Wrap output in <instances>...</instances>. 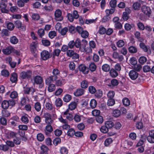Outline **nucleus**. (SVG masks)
Masks as SVG:
<instances>
[{
  "instance_id": "nucleus-1",
  "label": "nucleus",
  "mask_w": 154,
  "mask_h": 154,
  "mask_svg": "<svg viewBox=\"0 0 154 154\" xmlns=\"http://www.w3.org/2000/svg\"><path fill=\"white\" fill-rule=\"evenodd\" d=\"M82 42L84 43L81 44L80 40L79 38H77L75 42V46L76 48H79L81 52H84L85 51V48L88 44V42L85 39L83 40Z\"/></svg>"
},
{
  "instance_id": "nucleus-2",
  "label": "nucleus",
  "mask_w": 154,
  "mask_h": 154,
  "mask_svg": "<svg viewBox=\"0 0 154 154\" xmlns=\"http://www.w3.org/2000/svg\"><path fill=\"white\" fill-rule=\"evenodd\" d=\"M67 16L69 21L70 22H72L74 19H77L79 17V15L78 12L76 11L75 10L73 12L72 14L68 13L67 14Z\"/></svg>"
},
{
  "instance_id": "nucleus-3",
  "label": "nucleus",
  "mask_w": 154,
  "mask_h": 154,
  "mask_svg": "<svg viewBox=\"0 0 154 154\" xmlns=\"http://www.w3.org/2000/svg\"><path fill=\"white\" fill-rule=\"evenodd\" d=\"M105 82L107 85L110 87L116 86L119 84L118 81L115 79H112L110 81V82H109L110 80L108 79H106Z\"/></svg>"
},
{
  "instance_id": "nucleus-4",
  "label": "nucleus",
  "mask_w": 154,
  "mask_h": 154,
  "mask_svg": "<svg viewBox=\"0 0 154 154\" xmlns=\"http://www.w3.org/2000/svg\"><path fill=\"white\" fill-rule=\"evenodd\" d=\"M41 58L44 60H47L51 57L49 53L46 50L43 51L41 52Z\"/></svg>"
},
{
  "instance_id": "nucleus-5",
  "label": "nucleus",
  "mask_w": 154,
  "mask_h": 154,
  "mask_svg": "<svg viewBox=\"0 0 154 154\" xmlns=\"http://www.w3.org/2000/svg\"><path fill=\"white\" fill-rule=\"evenodd\" d=\"M140 48L144 52L148 54H150L151 51L150 47L148 46H146L143 42H140L139 44Z\"/></svg>"
},
{
  "instance_id": "nucleus-6",
  "label": "nucleus",
  "mask_w": 154,
  "mask_h": 154,
  "mask_svg": "<svg viewBox=\"0 0 154 154\" xmlns=\"http://www.w3.org/2000/svg\"><path fill=\"white\" fill-rule=\"evenodd\" d=\"M141 10L145 15L149 17L152 13L150 8L146 6L143 5L142 7Z\"/></svg>"
},
{
  "instance_id": "nucleus-7",
  "label": "nucleus",
  "mask_w": 154,
  "mask_h": 154,
  "mask_svg": "<svg viewBox=\"0 0 154 154\" xmlns=\"http://www.w3.org/2000/svg\"><path fill=\"white\" fill-rule=\"evenodd\" d=\"M55 19L57 21H61L62 20L63 18L62 16V12L60 10L57 9L56 11L54 13Z\"/></svg>"
},
{
  "instance_id": "nucleus-8",
  "label": "nucleus",
  "mask_w": 154,
  "mask_h": 154,
  "mask_svg": "<svg viewBox=\"0 0 154 154\" xmlns=\"http://www.w3.org/2000/svg\"><path fill=\"white\" fill-rule=\"evenodd\" d=\"M32 75V72L29 71L26 72H22L20 73V77L23 79L30 78Z\"/></svg>"
},
{
  "instance_id": "nucleus-9",
  "label": "nucleus",
  "mask_w": 154,
  "mask_h": 154,
  "mask_svg": "<svg viewBox=\"0 0 154 154\" xmlns=\"http://www.w3.org/2000/svg\"><path fill=\"white\" fill-rule=\"evenodd\" d=\"M129 75L132 80H135L138 77V73L137 72L132 70L129 72Z\"/></svg>"
},
{
  "instance_id": "nucleus-10",
  "label": "nucleus",
  "mask_w": 154,
  "mask_h": 154,
  "mask_svg": "<svg viewBox=\"0 0 154 154\" xmlns=\"http://www.w3.org/2000/svg\"><path fill=\"white\" fill-rule=\"evenodd\" d=\"M59 120L61 122L64 123L65 124L62 126V128L64 129L67 130L70 128V125L67 124L68 123V121L66 120L63 119L62 117L61 116L60 118H58Z\"/></svg>"
},
{
  "instance_id": "nucleus-11",
  "label": "nucleus",
  "mask_w": 154,
  "mask_h": 154,
  "mask_svg": "<svg viewBox=\"0 0 154 154\" xmlns=\"http://www.w3.org/2000/svg\"><path fill=\"white\" fill-rule=\"evenodd\" d=\"M7 5L4 2H2L0 3V8L2 13H8L9 11L6 8Z\"/></svg>"
},
{
  "instance_id": "nucleus-12",
  "label": "nucleus",
  "mask_w": 154,
  "mask_h": 154,
  "mask_svg": "<svg viewBox=\"0 0 154 154\" xmlns=\"http://www.w3.org/2000/svg\"><path fill=\"white\" fill-rule=\"evenodd\" d=\"M13 50V48L10 46L3 49L2 50V52L5 54L9 55L11 53Z\"/></svg>"
},
{
  "instance_id": "nucleus-13",
  "label": "nucleus",
  "mask_w": 154,
  "mask_h": 154,
  "mask_svg": "<svg viewBox=\"0 0 154 154\" xmlns=\"http://www.w3.org/2000/svg\"><path fill=\"white\" fill-rule=\"evenodd\" d=\"M53 128L50 125H47L45 128V132L46 135L48 136L53 131Z\"/></svg>"
},
{
  "instance_id": "nucleus-14",
  "label": "nucleus",
  "mask_w": 154,
  "mask_h": 154,
  "mask_svg": "<svg viewBox=\"0 0 154 154\" xmlns=\"http://www.w3.org/2000/svg\"><path fill=\"white\" fill-rule=\"evenodd\" d=\"M79 70L84 74H87L88 73V69L85 65L81 64L79 67Z\"/></svg>"
},
{
  "instance_id": "nucleus-15",
  "label": "nucleus",
  "mask_w": 154,
  "mask_h": 154,
  "mask_svg": "<svg viewBox=\"0 0 154 154\" xmlns=\"http://www.w3.org/2000/svg\"><path fill=\"white\" fill-rule=\"evenodd\" d=\"M33 79L34 82L37 84H41L42 82V79L39 75L34 76Z\"/></svg>"
},
{
  "instance_id": "nucleus-16",
  "label": "nucleus",
  "mask_w": 154,
  "mask_h": 154,
  "mask_svg": "<svg viewBox=\"0 0 154 154\" xmlns=\"http://www.w3.org/2000/svg\"><path fill=\"white\" fill-rule=\"evenodd\" d=\"M38 44L37 41L33 42L30 45V48L32 52H34L36 50V47Z\"/></svg>"
},
{
  "instance_id": "nucleus-17",
  "label": "nucleus",
  "mask_w": 154,
  "mask_h": 154,
  "mask_svg": "<svg viewBox=\"0 0 154 154\" xmlns=\"http://www.w3.org/2000/svg\"><path fill=\"white\" fill-rule=\"evenodd\" d=\"M85 92V90L82 88H79L74 92V94L76 96H79L83 94Z\"/></svg>"
},
{
  "instance_id": "nucleus-18",
  "label": "nucleus",
  "mask_w": 154,
  "mask_h": 154,
  "mask_svg": "<svg viewBox=\"0 0 154 154\" xmlns=\"http://www.w3.org/2000/svg\"><path fill=\"white\" fill-rule=\"evenodd\" d=\"M28 116L26 114L22 115L21 118V120L22 122L25 124H27L29 122V119L28 118Z\"/></svg>"
},
{
  "instance_id": "nucleus-19",
  "label": "nucleus",
  "mask_w": 154,
  "mask_h": 154,
  "mask_svg": "<svg viewBox=\"0 0 154 154\" xmlns=\"http://www.w3.org/2000/svg\"><path fill=\"white\" fill-rule=\"evenodd\" d=\"M56 77L51 76L45 80L46 84L48 85H50V84L52 82L55 81Z\"/></svg>"
},
{
  "instance_id": "nucleus-20",
  "label": "nucleus",
  "mask_w": 154,
  "mask_h": 154,
  "mask_svg": "<svg viewBox=\"0 0 154 154\" xmlns=\"http://www.w3.org/2000/svg\"><path fill=\"white\" fill-rule=\"evenodd\" d=\"M15 25L17 28H20L22 29H25V26H22L21 22L19 20H17L15 22Z\"/></svg>"
},
{
  "instance_id": "nucleus-21",
  "label": "nucleus",
  "mask_w": 154,
  "mask_h": 154,
  "mask_svg": "<svg viewBox=\"0 0 154 154\" xmlns=\"http://www.w3.org/2000/svg\"><path fill=\"white\" fill-rule=\"evenodd\" d=\"M10 80L12 83L16 82L17 80V74L15 73H13L11 75Z\"/></svg>"
},
{
  "instance_id": "nucleus-22",
  "label": "nucleus",
  "mask_w": 154,
  "mask_h": 154,
  "mask_svg": "<svg viewBox=\"0 0 154 154\" xmlns=\"http://www.w3.org/2000/svg\"><path fill=\"white\" fill-rule=\"evenodd\" d=\"M141 7V4L140 3L135 2L132 5L133 8L135 10H138Z\"/></svg>"
},
{
  "instance_id": "nucleus-23",
  "label": "nucleus",
  "mask_w": 154,
  "mask_h": 154,
  "mask_svg": "<svg viewBox=\"0 0 154 154\" xmlns=\"http://www.w3.org/2000/svg\"><path fill=\"white\" fill-rule=\"evenodd\" d=\"M41 149L42 151L41 154H48L47 152L48 150V148L45 145H42L41 147Z\"/></svg>"
},
{
  "instance_id": "nucleus-24",
  "label": "nucleus",
  "mask_w": 154,
  "mask_h": 154,
  "mask_svg": "<svg viewBox=\"0 0 154 154\" xmlns=\"http://www.w3.org/2000/svg\"><path fill=\"white\" fill-rule=\"evenodd\" d=\"M10 42L12 44H17L18 42V39L14 36H13L10 37Z\"/></svg>"
},
{
  "instance_id": "nucleus-25",
  "label": "nucleus",
  "mask_w": 154,
  "mask_h": 154,
  "mask_svg": "<svg viewBox=\"0 0 154 154\" xmlns=\"http://www.w3.org/2000/svg\"><path fill=\"white\" fill-rule=\"evenodd\" d=\"M110 75L112 78H115L118 75L117 71L114 69H111L110 71Z\"/></svg>"
},
{
  "instance_id": "nucleus-26",
  "label": "nucleus",
  "mask_w": 154,
  "mask_h": 154,
  "mask_svg": "<svg viewBox=\"0 0 154 154\" xmlns=\"http://www.w3.org/2000/svg\"><path fill=\"white\" fill-rule=\"evenodd\" d=\"M52 72L53 75L52 76L56 77V79H57V75L60 74V71L57 68H54Z\"/></svg>"
},
{
  "instance_id": "nucleus-27",
  "label": "nucleus",
  "mask_w": 154,
  "mask_h": 154,
  "mask_svg": "<svg viewBox=\"0 0 154 154\" xmlns=\"http://www.w3.org/2000/svg\"><path fill=\"white\" fill-rule=\"evenodd\" d=\"M10 32L7 29H3L1 32V34L2 36H8L10 35Z\"/></svg>"
},
{
  "instance_id": "nucleus-28",
  "label": "nucleus",
  "mask_w": 154,
  "mask_h": 154,
  "mask_svg": "<svg viewBox=\"0 0 154 154\" xmlns=\"http://www.w3.org/2000/svg\"><path fill=\"white\" fill-rule=\"evenodd\" d=\"M77 106V103L75 102H72L68 106L69 109L71 110L74 109Z\"/></svg>"
},
{
  "instance_id": "nucleus-29",
  "label": "nucleus",
  "mask_w": 154,
  "mask_h": 154,
  "mask_svg": "<svg viewBox=\"0 0 154 154\" xmlns=\"http://www.w3.org/2000/svg\"><path fill=\"white\" fill-rule=\"evenodd\" d=\"M128 51L131 53H136L137 50L136 47L134 46H131L128 48Z\"/></svg>"
},
{
  "instance_id": "nucleus-30",
  "label": "nucleus",
  "mask_w": 154,
  "mask_h": 154,
  "mask_svg": "<svg viewBox=\"0 0 154 154\" xmlns=\"http://www.w3.org/2000/svg\"><path fill=\"white\" fill-rule=\"evenodd\" d=\"M9 103L8 101L4 100L3 101L2 104V108L5 109H7L9 106Z\"/></svg>"
},
{
  "instance_id": "nucleus-31",
  "label": "nucleus",
  "mask_w": 154,
  "mask_h": 154,
  "mask_svg": "<svg viewBox=\"0 0 154 154\" xmlns=\"http://www.w3.org/2000/svg\"><path fill=\"white\" fill-rule=\"evenodd\" d=\"M134 26V24H130L129 23H126L125 25V29L127 31L130 30L131 28H133Z\"/></svg>"
},
{
  "instance_id": "nucleus-32",
  "label": "nucleus",
  "mask_w": 154,
  "mask_h": 154,
  "mask_svg": "<svg viewBox=\"0 0 154 154\" xmlns=\"http://www.w3.org/2000/svg\"><path fill=\"white\" fill-rule=\"evenodd\" d=\"M114 124L112 121H107L106 122L105 125L109 129L112 127Z\"/></svg>"
},
{
  "instance_id": "nucleus-33",
  "label": "nucleus",
  "mask_w": 154,
  "mask_h": 154,
  "mask_svg": "<svg viewBox=\"0 0 154 154\" xmlns=\"http://www.w3.org/2000/svg\"><path fill=\"white\" fill-rule=\"evenodd\" d=\"M90 105L91 107L92 108H95L97 105L96 101L94 99H92L90 102Z\"/></svg>"
},
{
  "instance_id": "nucleus-34",
  "label": "nucleus",
  "mask_w": 154,
  "mask_h": 154,
  "mask_svg": "<svg viewBox=\"0 0 154 154\" xmlns=\"http://www.w3.org/2000/svg\"><path fill=\"white\" fill-rule=\"evenodd\" d=\"M133 70L135 71H138L139 72L140 71V70L142 69V66H141L139 64H135L133 67Z\"/></svg>"
},
{
  "instance_id": "nucleus-35",
  "label": "nucleus",
  "mask_w": 154,
  "mask_h": 154,
  "mask_svg": "<svg viewBox=\"0 0 154 154\" xmlns=\"http://www.w3.org/2000/svg\"><path fill=\"white\" fill-rule=\"evenodd\" d=\"M113 116L116 117H117L120 116L121 114V111L118 109H115L113 111Z\"/></svg>"
},
{
  "instance_id": "nucleus-36",
  "label": "nucleus",
  "mask_w": 154,
  "mask_h": 154,
  "mask_svg": "<svg viewBox=\"0 0 154 154\" xmlns=\"http://www.w3.org/2000/svg\"><path fill=\"white\" fill-rule=\"evenodd\" d=\"M7 27L9 30L12 31L14 28V26L12 23L9 22L7 24Z\"/></svg>"
},
{
  "instance_id": "nucleus-37",
  "label": "nucleus",
  "mask_w": 154,
  "mask_h": 154,
  "mask_svg": "<svg viewBox=\"0 0 154 154\" xmlns=\"http://www.w3.org/2000/svg\"><path fill=\"white\" fill-rule=\"evenodd\" d=\"M122 103L124 105L126 106L130 104V101L127 98H125L122 100Z\"/></svg>"
},
{
  "instance_id": "nucleus-38",
  "label": "nucleus",
  "mask_w": 154,
  "mask_h": 154,
  "mask_svg": "<svg viewBox=\"0 0 154 154\" xmlns=\"http://www.w3.org/2000/svg\"><path fill=\"white\" fill-rule=\"evenodd\" d=\"M102 69L105 72H108L110 69V66L108 64H105L102 66Z\"/></svg>"
},
{
  "instance_id": "nucleus-39",
  "label": "nucleus",
  "mask_w": 154,
  "mask_h": 154,
  "mask_svg": "<svg viewBox=\"0 0 154 154\" xmlns=\"http://www.w3.org/2000/svg\"><path fill=\"white\" fill-rule=\"evenodd\" d=\"M43 9L48 12L51 11L53 9L52 6L51 5L45 6L43 7Z\"/></svg>"
},
{
  "instance_id": "nucleus-40",
  "label": "nucleus",
  "mask_w": 154,
  "mask_h": 154,
  "mask_svg": "<svg viewBox=\"0 0 154 154\" xmlns=\"http://www.w3.org/2000/svg\"><path fill=\"white\" fill-rule=\"evenodd\" d=\"M68 29L67 27H64L63 29H61L59 32L61 34L63 35H64L66 34V33L68 31Z\"/></svg>"
},
{
  "instance_id": "nucleus-41",
  "label": "nucleus",
  "mask_w": 154,
  "mask_h": 154,
  "mask_svg": "<svg viewBox=\"0 0 154 154\" xmlns=\"http://www.w3.org/2000/svg\"><path fill=\"white\" fill-rule=\"evenodd\" d=\"M81 87L84 88H86L88 86V82L86 80L82 81L81 82Z\"/></svg>"
},
{
  "instance_id": "nucleus-42",
  "label": "nucleus",
  "mask_w": 154,
  "mask_h": 154,
  "mask_svg": "<svg viewBox=\"0 0 154 154\" xmlns=\"http://www.w3.org/2000/svg\"><path fill=\"white\" fill-rule=\"evenodd\" d=\"M34 108L38 112H39L41 109V106L40 103L39 102H37L34 105Z\"/></svg>"
},
{
  "instance_id": "nucleus-43",
  "label": "nucleus",
  "mask_w": 154,
  "mask_h": 154,
  "mask_svg": "<svg viewBox=\"0 0 154 154\" xmlns=\"http://www.w3.org/2000/svg\"><path fill=\"white\" fill-rule=\"evenodd\" d=\"M55 89V86L54 84H51L49 85L48 88V90L49 91L52 92L54 91Z\"/></svg>"
},
{
  "instance_id": "nucleus-44",
  "label": "nucleus",
  "mask_w": 154,
  "mask_h": 154,
  "mask_svg": "<svg viewBox=\"0 0 154 154\" xmlns=\"http://www.w3.org/2000/svg\"><path fill=\"white\" fill-rule=\"evenodd\" d=\"M112 142V140L111 138L106 139L104 142V145L106 146H108Z\"/></svg>"
},
{
  "instance_id": "nucleus-45",
  "label": "nucleus",
  "mask_w": 154,
  "mask_h": 154,
  "mask_svg": "<svg viewBox=\"0 0 154 154\" xmlns=\"http://www.w3.org/2000/svg\"><path fill=\"white\" fill-rule=\"evenodd\" d=\"M75 134V131L72 128L69 129L67 132V135L70 137L74 136Z\"/></svg>"
},
{
  "instance_id": "nucleus-46",
  "label": "nucleus",
  "mask_w": 154,
  "mask_h": 154,
  "mask_svg": "<svg viewBox=\"0 0 154 154\" xmlns=\"http://www.w3.org/2000/svg\"><path fill=\"white\" fill-rule=\"evenodd\" d=\"M55 104L57 106L60 107L62 105V101L60 98H58L56 99L55 101Z\"/></svg>"
},
{
  "instance_id": "nucleus-47",
  "label": "nucleus",
  "mask_w": 154,
  "mask_h": 154,
  "mask_svg": "<svg viewBox=\"0 0 154 154\" xmlns=\"http://www.w3.org/2000/svg\"><path fill=\"white\" fill-rule=\"evenodd\" d=\"M125 45V42L123 40H120L117 42V45L119 48H121Z\"/></svg>"
},
{
  "instance_id": "nucleus-48",
  "label": "nucleus",
  "mask_w": 154,
  "mask_h": 154,
  "mask_svg": "<svg viewBox=\"0 0 154 154\" xmlns=\"http://www.w3.org/2000/svg\"><path fill=\"white\" fill-rule=\"evenodd\" d=\"M115 103V100L113 98H109L107 102V105L109 106H112Z\"/></svg>"
},
{
  "instance_id": "nucleus-49",
  "label": "nucleus",
  "mask_w": 154,
  "mask_h": 154,
  "mask_svg": "<svg viewBox=\"0 0 154 154\" xmlns=\"http://www.w3.org/2000/svg\"><path fill=\"white\" fill-rule=\"evenodd\" d=\"M37 138L38 140L40 141H42L44 139V135L42 133H39L37 134Z\"/></svg>"
},
{
  "instance_id": "nucleus-50",
  "label": "nucleus",
  "mask_w": 154,
  "mask_h": 154,
  "mask_svg": "<svg viewBox=\"0 0 154 154\" xmlns=\"http://www.w3.org/2000/svg\"><path fill=\"white\" fill-rule=\"evenodd\" d=\"M60 152L61 154H67L68 150L65 147H62L60 149Z\"/></svg>"
},
{
  "instance_id": "nucleus-51",
  "label": "nucleus",
  "mask_w": 154,
  "mask_h": 154,
  "mask_svg": "<svg viewBox=\"0 0 154 154\" xmlns=\"http://www.w3.org/2000/svg\"><path fill=\"white\" fill-rule=\"evenodd\" d=\"M146 58L145 57L141 56L140 58L139 61L140 63L143 64L146 62Z\"/></svg>"
},
{
  "instance_id": "nucleus-52",
  "label": "nucleus",
  "mask_w": 154,
  "mask_h": 154,
  "mask_svg": "<svg viewBox=\"0 0 154 154\" xmlns=\"http://www.w3.org/2000/svg\"><path fill=\"white\" fill-rule=\"evenodd\" d=\"M88 90L89 92L91 94H94L96 91L95 88L92 86L89 87Z\"/></svg>"
},
{
  "instance_id": "nucleus-53",
  "label": "nucleus",
  "mask_w": 154,
  "mask_h": 154,
  "mask_svg": "<svg viewBox=\"0 0 154 154\" xmlns=\"http://www.w3.org/2000/svg\"><path fill=\"white\" fill-rule=\"evenodd\" d=\"M95 94L96 97L98 98H100L102 96L103 93L102 91L100 90H98L97 91Z\"/></svg>"
},
{
  "instance_id": "nucleus-54",
  "label": "nucleus",
  "mask_w": 154,
  "mask_h": 154,
  "mask_svg": "<svg viewBox=\"0 0 154 154\" xmlns=\"http://www.w3.org/2000/svg\"><path fill=\"white\" fill-rule=\"evenodd\" d=\"M31 17L33 20H37L39 19L40 16L37 14H33L31 16Z\"/></svg>"
},
{
  "instance_id": "nucleus-55",
  "label": "nucleus",
  "mask_w": 154,
  "mask_h": 154,
  "mask_svg": "<svg viewBox=\"0 0 154 154\" xmlns=\"http://www.w3.org/2000/svg\"><path fill=\"white\" fill-rule=\"evenodd\" d=\"M71 98V95L69 94L66 95L63 97V100L64 101L68 102L70 101Z\"/></svg>"
},
{
  "instance_id": "nucleus-56",
  "label": "nucleus",
  "mask_w": 154,
  "mask_h": 154,
  "mask_svg": "<svg viewBox=\"0 0 154 154\" xmlns=\"http://www.w3.org/2000/svg\"><path fill=\"white\" fill-rule=\"evenodd\" d=\"M96 121L100 123H102L103 122V119L102 116H97L96 118Z\"/></svg>"
},
{
  "instance_id": "nucleus-57",
  "label": "nucleus",
  "mask_w": 154,
  "mask_h": 154,
  "mask_svg": "<svg viewBox=\"0 0 154 154\" xmlns=\"http://www.w3.org/2000/svg\"><path fill=\"white\" fill-rule=\"evenodd\" d=\"M96 66L94 63H91L89 65L90 70L92 71H94L96 69Z\"/></svg>"
},
{
  "instance_id": "nucleus-58",
  "label": "nucleus",
  "mask_w": 154,
  "mask_h": 154,
  "mask_svg": "<svg viewBox=\"0 0 154 154\" xmlns=\"http://www.w3.org/2000/svg\"><path fill=\"white\" fill-rule=\"evenodd\" d=\"M18 128L20 130L25 131L27 130L28 126L26 125H20L18 126Z\"/></svg>"
},
{
  "instance_id": "nucleus-59",
  "label": "nucleus",
  "mask_w": 154,
  "mask_h": 154,
  "mask_svg": "<svg viewBox=\"0 0 154 154\" xmlns=\"http://www.w3.org/2000/svg\"><path fill=\"white\" fill-rule=\"evenodd\" d=\"M61 142V139L60 138L57 137L55 138L53 141V143L55 146L57 145Z\"/></svg>"
},
{
  "instance_id": "nucleus-60",
  "label": "nucleus",
  "mask_w": 154,
  "mask_h": 154,
  "mask_svg": "<svg viewBox=\"0 0 154 154\" xmlns=\"http://www.w3.org/2000/svg\"><path fill=\"white\" fill-rule=\"evenodd\" d=\"M81 34L82 37L84 38H87L89 35L88 32L86 31H83Z\"/></svg>"
},
{
  "instance_id": "nucleus-61",
  "label": "nucleus",
  "mask_w": 154,
  "mask_h": 154,
  "mask_svg": "<svg viewBox=\"0 0 154 154\" xmlns=\"http://www.w3.org/2000/svg\"><path fill=\"white\" fill-rule=\"evenodd\" d=\"M45 31L44 29H39L38 32V34L40 37L43 36L44 35Z\"/></svg>"
},
{
  "instance_id": "nucleus-62",
  "label": "nucleus",
  "mask_w": 154,
  "mask_h": 154,
  "mask_svg": "<svg viewBox=\"0 0 154 154\" xmlns=\"http://www.w3.org/2000/svg\"><path fill=\"white\" fill-rule=\"evenodd\" d=\"M45 106L46 109L48 110H51L53 109L52 105L50 103H46Z\"/></svg>"
},
{
  "instance_id": "nucleus-63",
  "label": "nucleus",
  "mask_w": 154,
  "mask_h": 154,
  "mask_svg": "<svg viewBox=\"0 0 154 154\" xmlns=\"http://www.w3.org/2000/svg\"><path fill=\"white\" fill-rule=\"evenodd\" d=\"M42 42L43 45L45 46H48L50 44V42L47 39H42Z\"/></svg>"
},
{
  "instance_id": "nucleus-64",
  "label": "nucleus",
  "mask_w": 154,
  "mask_h": 154,
  "mask_svg": "<svg viewBox=\"0 0 154 154\" xmlns=\"http://www.w3.org/2000/svg\"><path fill=\"white\" fill-rule=\"evenodd\" d=\"M48 35L50 38H53L56 35V33L55 31H51L49 32Z\"/></svg>"
}]
</instances>
